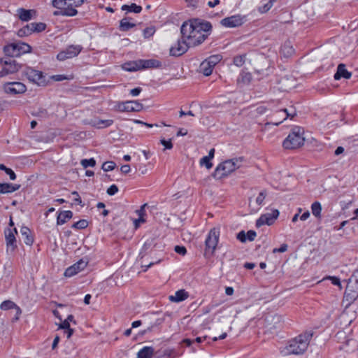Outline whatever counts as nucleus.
I'll return each instance as SVG.
<instances>
[{
    "mask_svg": "<svg viewBox=\"0 0 358 358\" xmlns=\"http://www.w3.org/2000/svg\"><path fill=\"white\" fill-rule=\"evenodd\" d=\"M211 29L212 25L209 22H201L195 19L184 22L180 32L189 45L194 47L201 44L207 38Z\"/></svg>",
    "mask_w": 358,
    "mask_h": 358,
    "instance_id": "f257e3e1",
    "label": "nucleus"
},
{
    "mask_svg": "<svg viewBox=\"0 0 358 358\" xmlns=\"http://www.w3.org/2000/svg\"><path fill=\"white\" fill-rule=\"evenodd\" d=\"M313 335V333L312 331H306L291 340L285 348L287 350V354H303L308 348Z\"/></svg>",
    "mask_w": 358,
    "mask_h": 358,
    "instance_id": "f03ea898",
    "label": "nucleus"
},
{
    "mask_svg": "<svg viewBox=\"0 0 358 358\" xmlns=\"http://www.w3.org/2000/svg\"><path fill=\"white\" fill-rule=\"evenodd\" d=\"M243 160L244 158L243 157H239L227 159L220 163L213 173V177L217 180H221L228 176L230 173L241 167Z\"/></svg>",
    "mask_w": 358,
    "mask_h": 358,
    "instance_id": "7ed1b4c3",
    "label": "nucleus"
},
{
    "mask_svg": "<svg viewBox=\"0 0 358 358\" xmlns=\"http://www.w3.org/2000/svg\"><path fill=\"white\" fill-rule=\"evenodd\" d=\"M304 129L300 127H294L287 137L284 140L282 145L285 149H296L304 144Z\"/></svg>",
    "mask_w": 358,
    "mask_h": 358,
    "instance_id": "20e7f679",
    "label": "nucleus"
},
{
    "mask_svg": "<svg viewBox=\"0 0 358 358\" xmlns=\"http://www.w3.org/2000/svg\"><path fill=\"white\" fill-rule=\"evenodd\" d=\"M31 46L25 43H13L6 45L3 51L9 57L13 58L20 57L22 54L31 51Z\"/></svg>",
    "mask_w": 358,
    "mask_h": 358,
    "instance_id": "39448f33",
    "label": "nucleus"
},
{
    "mask_svg": "<svg viewBox=\"0 0 358 358\" xmlns=\"http://www.w3.org/2000/svg\"><path fill=\"white\" fill-rule=\"evenodd\" d=\"M22 75L26 77L31 83L38 85H45L46 80L43 73L41 71L34 69L31 67H25L22 71Z\"/></svg>",
    "mask_w": 358,
    "mask_h": 358,
    "instance_id": "423d86ee",
    "label": "nucleus"
},
{
    "mask_svg": "<svg viewBox=\"0 0 358 358\" xmlns=\"http://www.w3.org/2000/svg\"><path fill=\"white\" fill-rule=\"evenodd\" d=\"M222 59L220 55H213L208 57L204 61H203L200 66V71L206 76H210L215 66L218 64Z\"/></svg>",
    "mask_w": 358,
    "mask_h": 358,
    "instance_id": "0eeeda50",
    "label": "nucleus"
},
{
    "mask_svg": "<svg viewBox=\"0 0 358 358\" xmlns=\"http://www.w3.org/2000/svg\"><path fill=\"white\" fill-rule=\"evenodd\" d=\"M0 62L3 65V68L0 71V78L13 74L18 71L21 68V65L18 64L15 59L11 57L5 59H1Z\"/></svg>",
    "mask_w": 358,
    "mask_h": 358,
    "instance_id": "6e6552de",
    "label": "nucleus"
},
{
    "mask_svg": "<svg viewBox=\"0 0 358 358\" xmlns=\"http://www.w3.org/2000/svg\"><path fill=\"white\" fill-rule=\"evenodd\" d=\"M219 229H211L205 241L206 252L210 251L211 254L214 253L219 241Z\"/></svg>",
    "mask_w": 358,
    "mask_h": 358,
    "instance_id": "1a4fd4ad",
    "label": "nucleus"
},
{
    "mask_svg": "<svg viewBox=\"0 0 358 358\" xmlns=\"http://www.w3.org/2000/svg\"><path fill=\"white\" fill-rule=\"evenodd\" d=\"M3 90L8 94L17 95L24 94L27 91V86L21 82H8L3 84Z\"/></svg>",
    "mask_w": 358,
    "mask_h": 358,
    "instance_id": "9d476101",
    "label": "nucleus"
},
{
    "mask_svg": "<svg viewBox=\"0 0 358 358\" xmlns=\"http://www.w3.org/2000/svg\"><path fill=\"white\" fill-rule=\"evenodd\" d=\"M82 49V46L79 45H69L64 50L59 52L57 55V58L60 61L73 58L77 56L81 52Z\"/></svg>",
    "mask_w": 358,
    "mask_h": 358,
    "instance_id": "9b49d317",
    "label": "nucleus"
},
{
    "mask_svg": "<svg viewBox=\"0 0 358 358\" xmlns=\"http://www.w3.org/2000/svg\"><path fill=\"white\" fill-rule=\"evenodd\" d=\"M278 215L279 211L278 210H274L271 213L263 214L256 221V227H260L264 224L271 225L278 218Z\"/></svg>",
    "mask_w": 358,
    "mask_h": 358,
    "instance_id": "f8f14e48",
    "label": "nucleus"
},
{
    "mask_svg": "<svg viewBox=\"0 0 358 358\" xmlns=\"http://www.w3.org/2000/svg\"><path fill=\"white\" fill-rule=\"evenodd\" d=\"M244 18L245 17L241 15H231L230 17L222 19L220 21V24L225 27H237L244 23Z\"/></svg>",
    "mask_w": 358,
    "mask_h": 358,
    "instance_id": "ddd939ff",
    "label": "nucleus"
},
{
    "mask_svg": "<svg viewBox=\"0 0 358 358\" xmlns=\"http://www.w3.org/2000/svg\"><path fill=\"white\" fill-rule=\"evenodd\" d=\"M88 261L85 259H81L72 266L67 268L64 271V276L70 278L77 274L80 271L84 270L87 266Z\"/></svg>",
    "mask_w": 358,
    "mask_h": 358,
    "instance_id": "4468645a",
    "label": "nucleus"
},
{
    "mask_svg": "<svg viewBox=\"0 0 358 358\" xmlns=\"http://www.w3.org/2000/svg\"><path fill=\"white\" fill-rule=\"evenodd\" d=\"M191 47L185 39L178 40L177 43L170 48V55L174 57H179L185 53L188 48Z\"/></svg>",
    "mask_w": 358,
    "mask_h": 358,
    "instance_id": "2eb2a0df",
    "label": "nucleus"
},
{
    "mask_svg": "<svg viewBox=\"0 0 358 358\" xmlns=\"http://www.w3.org/2000/svg\"><path fill=\"white\" fill-rule=\"evenodd\" d=\"M5 238L8 248H11L14 250L17 248L15 234H17L16 228L6 229L5 230Z\"/></svg>",
    "mask_w": 358,
    "mask_h": 358,
    "instance_id": "dca6fc26",
    "label": "nucleus"
},
{
    "mask_svg": "<svg viewBox=\"0 0 358 358\" xmlns=\"http://www.w3.org/2000/svg\"><path fill=\"white\" fill-rule=\"evenodd\" d=\"M0 308L3 310H7L10 309H15L16 311L15 317L13 319V321H17L19 319L20 315L22 313V310L19 306H17L13 301L10 300H6L3 301L0 305Z\"/></svg>",
    "mask_w": 358,
    "mask_h": 358,
    "instance_id": "f3484780",
    "label": "nucleus"
},
{
    "mask_svg": "<svg viewBox=\"0 0 358 358\" xmlns=\"http://www.w3.org/2000/svg\"><path fill=\"white\" fill-rule=\"evenodd\" d=\"M138 62L141 65V70L152 68H160L162 67V62L159 60L151 59H138Z\"/></svg>",
    "mask_w": 358,
    "mask_h": 358,
    "instance_id": "a211bd4d",
    "label": "nucleus"
},
{
    "mask_svg": "<svg viewBox=\"0 0 358 358\" xmlns=\"http://www.w3.org/2000/svg\"><path fill=\"white\" fill-rule=\"evenodd\" d=\"M352 76V73L346 69V66L344 64H338L337 71L334 76L336 80H340L341 78L349 79Z\"/></svg>",
    "mask_w": 358,
    "mask_h": 358,
    "instance_id": "6ab92c4d",
    "label": "nucleus"
},
{
    "mask_svg": "<svg viewBox=\"0 0 358 358\" xmlns=\"http://www.w3.org/2000/svg\"><path fill=\"white\" fill-rule=\"evenodd\" d=\"M189 296V294L185 289H179L175 292L174 295H170L169 299L171 301L178 303L185 301Z\"/></svg>",
    "mask_w": 358,
    "mask_h": 358,
    "instance_id": "aec40b11",
    "label": "nucleus"
},
{
    "mask_svg": "<svg viewBox=\"0 0 358 358\" xmlns=\"http://www.w3.org/2000/svg\"><path fill=\"white\" fill-rule=\"evenodd\" d=\"M21 185L12 183H0V194H8L14 192L20 188Z\"/></svg>",
    "mask_w": 358,
    "mask_h": 358,
    "instance_id": "412c9836",
    "label": "nucleus"
},
{
    "mask_svg": "<svg viewBox=\"0 0 358 358\" xmlns=\"http://www.w3.org/2000/svg\"><path fill=\"white\" fill-rule=\"evenodd\" d=\"M90 124L94 127L101 129V128H106L110 127L113 124V120H100L98 118H94L91 120Z\"/></svg>",
    "mask_w": 358,
    "mask_h": 358,
    "instance_id": "4be33fe9",
    "label": "nucleus"
},
{
    "mask_svg": "<svg viewBox=\"0 0 358 358\" xmlns=\"http://www.w3.org/2000/svg\"><path fill=\"white\" fill-rule=\"evenodd\" d=\"M277 113H278V114L282 113L284 115V117L282 118V120L276 122H273V124L275 125H279L283 120H286L287 118L290 117L291 119H292L294 116L296 115V110L292 106L289 109H287V108L281 109V110L277 111Z\"/></svg>",
    "mask_w": 358,
    "mask_h": 358,
    "instance_id": "5701e85b",
    "label": "nucleus"
},
{
    "mask_svg": "<svg viewBox=\"0 0 358 358\" xmlns=\"http://www.w3.org/2000/svg\"><path fill=\"white\" fill-rule=\"evenodd\" d=\"M19 18L24 22H28L32 18V15L36 13L34 10H26L24 8H18L17 10Z\"/></svg>",
    "mask_w": 358,
    "mask_h": 358,
    "instance_id": "b1692460",
    "label": "nucleus"
},
{
    "mask_svg": "<svg viewBox=\"0 0 358 358\" xmlns=\"http://www.w3.org/2000/svg\"><path fill=\"white\" fill-rule=\"evenodd\" d=\"M78 13L77 10L70 6L69 3H66V6L62 9V11H55L54 15H62V16H75Z\"/></svg>",
    "mask_w": 358,
    "mask_h": 358,
    "instance_id": "393cba45",
    "label": "nucleus"
},
{
    "mask_svg": "<svg viewBox=\"0 0 358 358\" xmlns=\"http://www.w3.org/2000/svg\"><path fill=\"white\" fill-rule=\"evenodd\" d=\"M20 233L25 244L28 245H32L34 243V238L31 234L30 229L27 227H22Z\"/></svg>",
    "mask_w": 358,
    "mask_h": 358,
    "instance_id": "a878e982",
    "label": "nucleus"
},
{
    "mask_svg": "<svg viewBox=\"0 0 358 358\" xmlns=\"http://www.w3.org/2000/svg\"><path fill=\"white\" fill-rule=\"evenodd\" d=\"M73 217V213L71 210H64L59 213L57 217V224L62 225L66 223L69 220Z\"/></svg>",
    "mask_w": 358,
    "mask_h": 358,
    "instance_id": "bb28decb",
    "label": "nucleus"
},
{
    "mask_svg": "<svg viewBox=\"0 0 358 358\" xmlns=\"http://www.w3.org/2000/svg\"><path fill=\"white\" fill-rule=\"evenodd\" d=\"M155 350L151 346L143 347L137 353V358H151L154 355Z\"/></svg>",
    "mask_w": 358,
    "mask_h": 358,
    "instance_id": "cd10ccee",
    "label": "nucleus"
},
{
    "mask_svg": "<svg viewBox=\"0 0 358 358\" xmlns=\"http://www.w3.org/2000/svg\"><path fill=\"white\" fill-rule=\"evenodd\" d=\"M127 112H138L143 109V104L137 101H127Z\"/></svg>",
    "mask_w": 358,
    "mask_h": 358,
    "instance_id": "c85d7f7f",
    "label": "nucleus"
},
{
    "mask_svg": "<svg viewBox=\"0 0 358 358\" xmlns=\"http://www.w3.org/2000/svg\"><path fill=\"white\" fill-rule=\"evenodd\" d=\"M122 68L124 70L129 72L136 71L141 70V65L136 61H131L129 62H126L122 65Z\"/></svg>",
    "mask_w": 358,
    "mask_h": 358,
    "instance_id": "c756f323",
    "label": "nucleus"
},
{
    "mask_svg": "<svg viewBox=\"0 0 358 358\" xmlns=\"http://www.w3.org/2000/svg\"><path fill=\"white\" fill-rule=\"evenodd\" d=\"M135 26L136 24L131 22L127 17L122 19L120 22V29L122 31H127Z\"/></svg>",
    "mask_w": 358,
    "mask_h": 358,
    "instance_id": "7c9ffc66",
    "label": "nucleus"
},
{
    "mask_svg": "<svg viewBox=\"0 0 358 358\" xmlns=\"http://www.w3.org/2000/svg\"><path fill=\"white\" fill-rule=\"evenodd\" d=\"M29 25L32 34L41 32L46 28V24L43 22H31Z\"/></svg>",
    "mask_w": 358,
    "mask_h": 358,
    "instance_id": "2f4dec72",
    "label": "nucleus"
},
{
    "mask_svg": "<svg viewBox=\"0 0 358 358\" xmlns=\"http://www.w3.org/2000/svg\"><path fill=\"white\" fill-rule=\"evenodd\" d=\"M312 213L317 218L321 217L322 206L320 202L315 201L311 205Z\"/></svg>",
    "mask_w": 358,
    "mask_h": 358,
    "instance_id": "473e14b6",
    "label": "nucleus"
},
{
    "mask_svg": "<svg viewBox=\"0 0 358 358\" xmlns=\"http://www.w3.org/2000/svg\"><path fill=\"white\" fill-rule=\"evenodd\" d=\"M31 30V29L29 24H27V25H25L22 28L20 29L17 31V36L19 37L27 36H29V35H31L32 34Z\"/></svg>",
    "mask_w": 358,
    "mask_h": 358,
    "instance_id": "72a5a7b5",
    "label": "nucleus"
},
{
    "mask_svg": "<svg viewBox=\"0 0 358 358\" xmlns=\"http://www.w3.org/2000/svg\"><path fill=\"white\" fill-rule=\"evenodd\" d=\"M31 30V29L29 24H27V25H25L22 28L20 29L17 31V36L19 37L27 36H29V35H31L32 34Z\"/></svg>",
    "mask_w": 358,
    "mask_h": 358,
    "instance_id": "f704fd0d",
    "label": "nucleus"
},
{
    "mask_svg": "<svg viewBox=\"0 0 358 358\" xmlns=\"http://www.w3.org/2000/svg\"><path fill=\"white\" fill-rule=\"evenodd\" d=\"M122 8V10H127L129 12L135 13H139L142 10V7L136 5V3H131L130 6L124 5Z\"/></svg>",
    "mask_w": 358,
    "mask_h": 358,
    "instance_id": "c9c22d12",
    "label": "nucleus"
},
{
    "mask_svg": "<svg viewBox=\"0 0 358 358\" xmlns=\"http://www.w3.org/2000/svg\"><path fill=\"white\" fill-rule=\"evenodd\" d=\"M66 3H68V0H52V6L59 9V11H62Z\"/></svg>",
    "mask_w": 358,
    "mask_h": 358,
    "instance_id": "e433bc0d",
    "label": "nucleus"
},
{
    "mask_svg": "<svg viewBox=\"0 0 358 358\" xmlns=\"http://www.w3.org/2000/svg\"><path fill=\"white\" fill-rule=\"evenodd\" d=\"M87 226L88 222L86 220H80L79 221L75 222L71 227L76 229H84L87 228Z\"/></svg>",
    "mask_w": 358,
    "mask_h": 358,
    "instance_id": "4c0bfd02",
    "label": "nucleus"
},
{
    "mask_svg": "<svg viewBox=\"0 0 358 358\" xmlns=\"http://www.w3.org/2000/svg\"><path fill=\"white\" fill-rule=\"evenodd\" d=\"M210 161L211 159L204 156L200 159L199 164L201 166H205L207 169H210L213 167V163Z\"/></svg>",
    "mask_w": 358,
    "mask_h": 358,
    "instance_id": "58836bf2",
    "label": "nucleus"
},
{
    "mask_svg": "<svg viewBox=\"0 0 358 358\" xmlns=\"http://www.w3.org/2000/svg\"><path fill=\"white\" fill-rule=\"evenodd\" d=\"M273 1H274L273 0H270L268 2H266L265 4H264L263 6L259 7V9H258L259 11L261 13H265L268 12L273 6Z\"/></svg>",
    "mask_w": 358,
    "mask_h": 358,
    "instance_id": "ea45409f",
    "label": "nucleus"
},
{
    "mask_svg": "<svg viewBox=\"0 0 358 358\" xmlns=\"http://www.w3.org/2000/svg\"><path fill=\"white\" fill-rule=\"evenodd\" d=\"M80 164L85 169H86L88 166H94L96 165V161L94 158H90L89 159H84L81 160Z\"/></svg>",
    "mask_w": 358,
    "mask_h": 358,
    "instance_id": "a19ab883",
    "label": "nucleus"
},
{
    "mask_svg": "<svg viewBox=\"0 0 358 358\" xmlns=\"http://www.w3.org/2000/svg\"><path fill=\"white\" fill-rule=\"evenodd\" d=\"M115 167V163L113 162H106L103 164L102 169L105 172L113 171Z\"/></svg>",
    "mask_w": 358,
    "mask_h": 358,
    "instance_id": "79ce46f5",
    "label": "nucleus"
},
{
    "mask_svg": "<svg viewBox=\"0 0 358 358\" xmlns=\"http://www.w3.org/2000/svg\"><path fill=\"white\" fill-rule=\"evenodd\" d=\"M171 357V351L166 350L164 352H157L154 358H170Z\"/></svg>",
    "mask_w": 358,
    "mask_h": 358,
    "instance_id": "37998d69",
    "label": "nucleus"
},
{
    "mask_svg": "<svg viewBox=\"0 0 358 358\" xmlns=\"http://www.w3.org/2000/svg\"><path fill=\"white\" fill-rule=\"evenodd\" d=\"M155 32V29L154 27H147L143 30V35L145 38H149L152 36Z\"/></svg>",
    "mask_w": 358,
    "mask_h": 358,
    "instance_id": "c03bdc74",
    "label": "nucleus"
},
{
    "mask_svg": "<svg viewBox=\"0 0 358 358\" xmlns=\"http://www.w3.org/2000/svg\"><path fill=\"white\" fill-rule=\"evenodd\" d=\"M245 63L244 57L236 56L234 58V64L237 66H242Z\"/></svg>",
    "mask_w": 358,
    "mask_h": 358,
    "instance_id": "a18cd8bd",
    "label": "nucleus"
},
{
    "mask_svg": "<svg viewBox=\"0 0 358 358\" xmlns=\"http://www.w3.org/2000/svg\"><path fill=\"white\" fill-rule=\"evenodd\" d=\"M84 3V0H68L70 6L76 8L80 6Z\"/></svg>",
    "mask_w": 358,
    "mask_h": 358,
    "instance_id": "49530a36",
    "label": "nucleus"
},
{
    "mask_svg": "<svg viewBox=\"0 0 358 358\" xmlns=\"http://www.w3.org/2000/svg\"><path fill=\"white\" fill-rule=\"evenodd\" d=\"M160 143L163 145L165 149H171L173 148V143L171 142V139L165 140L164 138L161 139Z\"/></svg>",
    "mask_w": 358,
    "mask_h": 358,
    "instance_id": "de8ad7c7",
    "label": "nucleus"
},
{
    "mask_svg": "<svg viewBox=\"0 0 358 358\" xmlns=\"http://www.w3.org/2000/svg\"><path fill=\"white\" fill-rule=\"evenodd\" d=\"M118 192V187L116 185H110L107 189V194L108 195L113 196L115 194Z\"/></svg>",
    "mask_w": 358,
    "mask_h": 358,
    "instance_id": "09e8293b",
    "label": "nucleus"
},
{
    "mask_svg": "<svg viewBox=\"0 0 358 358\" xmlns=\"http://www.w3.org/2000/svg\"><path fill=\"white\" fill-rule=\"evenodd\" d=\"M127 101L124 102H119L116 106V108L118 111L120 112H127Z\"/></svg>",
    "mask_w": 358,
    "mask_h": 358,
    "instance_id": "8fccbe9b",
    "label": "nucleus"
},
{
    "mask_svg": "<svg viewBox=\"0 0 358 358\" xmlns=\"http://www.w3.org/2000/svg\"><path fill=\"white\" fill-rule=\"evenodd\" d=\"M175 251L176 253L181 255H185L187 253L186 248L184 246H181V245H176L175 247Z\"/></svg>",
    "mask_w": 358,
    "mask_h": 358,
    "instance_id": "3c124183",
    "label": "nucleus"
},
{
    "mask_svg": "<svg viewBox=\"0 0 358 358\" xmlns=\"http://www.w3.org/2000/svg\"><path fill=\"white\" fill-rule=\"evenodd\" d=\"M256 236L257 234L253 230H249L246 234V238L250 241H254Z\"/></svg>",
    "mask_w": 358,
    "mask_h": 358,
    "instance_id": "603ef678",
    "label": "nucleus"
},
{
    "mask_svg": "<svg viewBox=\"0 0 358 358\" xmlns=\"http://www.w3.org/2000/svg\"><path fill=\"white\" fill-rule=\"evenodd\" d=\"M327 278L329 279L333 285L341 287L340 278L336 276H328Z\"/></svg>",
    "mask_w": 358,
    "mask_h": 358,
    "instance_id": "864d4df0",
    "label": "nucleus"
},
{
    "mask_svg": "<svg viewBox=\"0 0 358 358\" xmlns=\"http://www.w3.org/2000/svg\"><path fill=\"white\" fill-rule=\"evenodd\" d=\"M72 194L76 196L74 199V203L77 204V205H80V206H83L82 204V199H81L80 196H79L78 192L73 191L72 192Z\"/></svg>",
    "mask_w": 358,
    "mask_h": 358,
    "instance_id": "5fc2aeb1",
    "label": "nucleus"
},
{
    "mask_svg": "<svg viewBox=\"0 0 358 358\" xmlns=\"http://www.w3.org/2000/svg\"><path fill=\"white\" fill-rule=\"evenodd\" d=\"M236 238H237L238 240H239L242 243H245L247 241L246 234L245 233L244 231H240L237 234Z\"/></svg>",
    "mask_w": 358,
    "mask_h": 358,
    "instance_id": "6e6d98bb",
    "label": "nucleus"
},
{
    "mask_svg": "<svg viewBox=\"0 0 358 358\" xmlns=\"http://www.w3.org/2000/svg\"><path fill=\"white\" fill-rule=\"evenodd\" d=\"M265 197V194L263 192H260L256 199V203L259 206L262 205Z\"/></svg>",
    "mask_w": 358,
    "mask_h": 358,
    "instance_id": "4d7b16f0",
    "label": "nucleus"
},
{
    "mask_svg": "<svg viewBox=\"0 0 358 358\" xmlns=\"http://www.w3.org/2000/svg\"><path fill=\"white\" fill-rule=\"evenodd\" d=\"M287 244H282L280 248H274L273 250V253L275 252H284L287 251Z\"/></svg>",
    "mask_w": 358,
    "mask_h": 358,
    "instance_id": "13d9d810",
    "label": "nucleus"
},
{
    "mask_svg": "<svg viewBox=\"0 0 358 358\" xmlns=\"http://www.w3.org/2000/svg\"><path fill=\"white\" fill-rule=\"evenodd\" d=\"M241 80L244 83H249L251 79V75L248 73H243L241 74Z\"/></svg>",
    "mask_w": 358,
    "mask_h": 358,
    "instance_id": "bf43d9fd",
    "label": "nucleus"
},
{
    "mask_svg": "<svg viewBox=\"0 0 358 358\" xmlns=\"http://www.w3.org/2000/svg\"><path fill=\"white\" fill-rule=\"evenodd\" d=\"M146 206L147 203H145L141 206L140 209L136 210V213L138 214V217H143V216L145 215V208Z\"/></svg>",
    "mask_w": 358,
    "mask_h": 358,
    "instance_id": "052dcab7",
    "label": "nucleus"
},
{
    "mask_svg": "<svg viewBox=\"0 0 358 358\" xmlns=\"http://www.w3.org/2000/svg\"><path fill=\"white\" fill-rule=\"evenodd\" d=\"M5 173L9 176V178L11 180H14L16 179V174L15 172L10 168H8Z\"/></svg>",
    "mask_w": 358,
    "mask_h": 358,
    "instance_id": "680f3d73",
    "label": "nucleus"
},
{
    "mask_svg": "<svg viewBox=\"0 0 358 358\" xmlns=\"http://www.w3.org/2000/svg\"><path fill=\"white\" fill-rule=\"evenodd\" d=\"M282 50L283 51V52H286L288 55H292L293 53V52H294V50H293L292 47L289 46V45H287L286 44L284 45V46L282 47Z\"/></svg>",
    "mask_w": 358,
    "mask_h": 358,
    "instance_id": "e2e57ef3",
    "label": "nucleus"
},
{
    "mask_svg": "<svg viewBox=\"0 0 358 358\" xmlns=\"http://www.w3.org/2000/svg\"><path fill=\"white\" fill-rule=\"evenodd\" d=\"M52 78L55 81L58 82L68 79V78L64 75H55Z\"/></svg>",
    "mask_w": 358,
    "mask_h": 358,
    "instance_id": "0e129e2a",
    "label": "nucleus"
},
{
    "mask_svg": "<svg viewBox=\"0 0 358 358\" xmlns=\"http://www.w3.org/2000/svg\"><path fill=\"white\" fill-rule=\"evenodd\" d=\"M142 91V89L141 87H136L130 91V94H131L134 96H138Z\"/></svg>",
    "mask_w": 358,
    "mask_h": 358,
    "instance_id": "69168bd1",
    "label": "nucleus"
},
{
    "mask_svg": "<svg viewBox=\"0 0 358 358\" xmlns=\"http://www.w3.org/2000/svg\"><path fill=\"white\" fill-rule=\"evenodd\" d=\"M36 115L41 117H47L48 114V111L45 109H40L37 113Z\"/></svg>",
    "mask_w": 358,
    "mask_h": 358,
    "instance_id": "338daca9",
    "label": "nucleus"
},
{
    "mask_svg": "<svg viewBox=\"0 0 358 358\" xmlns=\"http://www.w3.org/2000/svg\"><path fill=\"white\" fill-rule=\"evenodd\" d=\"M59 328L62 329H68L70 328V324L68 322L67 320H64L60 324Z\"/></svg>",
    "mask_w": 358,
    "mask_h": 358,
    "instance_id": "774afa93",
    "label": "nucleus"
}]
</instances>
